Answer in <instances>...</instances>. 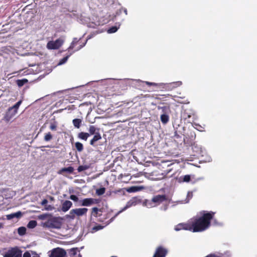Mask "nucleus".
Instances as JSON below:
<instances>
[{"label": "nucleus", "instance_id": "obj_1", "mask_svg": "<svg viewBox=\"0 0 257 257\" xmlns=\"http://www.w3.org/2000/svg\"><path fill=\"white\" fill-rule=\"evenodd\" d=\"M215 212L213 211H203L200 212V216H196L192 219L191 223L192 232H202L207 229L211 225V220L213 219Z\"/></svg>", "mask_w": 257, "mask_h": 257}, {"label": "nucleus", "instance_id": "obj_2", "mask_svg": "<svg viewBox=\"0 0 257 257\" xmlns=\"http://www.w3.org/2000/svg\"><path fill=\"white\" fill-rule=\"evenodd\" d=\"M62 225V219L59 217L50 216L43 223V226L48 228L60 229Z\"/></svg>", "mask_w": 257, "mask_h": 257}, {"label": "nucleus", "instance_id": "obj_3", "mask_svg": "<svg viewBox=\"0 0 257 257\" xmlns=\"http://www.w3.org/2000/svg\"><path fill=\"white\" fill-rule=\"evenodd\" d=\"M167 200L165 195H157L154 196L151 201L146 200V205L148 207H153L160 204L161 203Z\"/></svg>", "mask_w": 257, "mask_h": 257}, {"label": "nucleus", "instance_id": "obj_4", "mask_svg": "<svg viewBox=\"0 0 257 257\" xmlns=\"http://www.w3.org/2000/svg\"><path fill=\"white\" fill-rule=\"evenodd\" d=\"M88 209L86 208L73 209L70 211L69 214L67 215V217L74 219L76 216L80 217L85 215Z\"/></svg>", "mask_w": 257, "mask_h": 257}, {"label": "nucleus", "instance_id": "obj_5", "mask_svg": "<svg viewBox=\"0 0 257 257\" xmlns=\"http://www.w3.org/2000/svg\"><path fill=\"white\" fill-rule=\"evenodd\" d=\"M87 40L82 42L81 39H77V38H74L70 46L69 47L68 49L71 50L74 49V51H77L83 48L86 44Z\"/></svg>", "mask_w": 257, "mask_h": 257}, {"label": "nucleus", "instance_id": "obj_6", "mask_svg": "<svg viewBox=\"0 0 257 257\" xmlns=\"http://www.w3.org/2000/svg\"><path fill=\"white\" fill-rule=\"evenodd\" d=\"M22 251L16 246L9 249L4 255V257H22Z\"/></svg>", "mask_w": 257, "mask_h": 257}, {"label": "nucleus", "instance_id": "obj_7", "mask_svg": "<svg viewBox=\"0 0 257 257\" xmlns=\"http://www.w3.org/2000/svg\"><path fill=\"white\" fill-rule=\"evenodd\" d=\"M22 102V100H20L17 102L14 105L9 108L7 112V116L9 119L14 117L18 112V110Z\"/></svg>", "mask_w": 257, "mask_h": 257}, {"label": "nucleus", "instance_id": "obj_8", "mask_svg": "<svg viewBox=\"0 0 257 257\" xmlns=\"http://www.w3.org/2000/svg\"><path fill=\"white\" fill-rule=\"evenodd\" d=\"M49 256V257H66V251L62 248H55L50 251Z\"/></svg>", "mask_w": 257, "mask_h": 257}, {"label": "nucleus", "instance_id": "obj_9", "mask_svg": "<svg viewBox=\"0 0 257 257\" xmlns=\"http://www.w3.org/2000/svg\"><path fill=\"white\" fill-rule=\"evenodd\" d=\"M63 40L61 39H58L55 41H50L47 43V48L50 50L59 49L63 44Z\"/></svg>", "mask_w": 257, "mask_h": 257}, {"label": "nucleus", "instance_id": "obj_10", "mask_svg": "<svg viewBox=\"0 0 257 257\" xmlns=\"http://www.w3.org/2000/svg\"><path fill=\"white\" fill-rule=\"evenodd\" d=\"M80 205L83 206H90L94 204H97L99 202V200L92 198H86L80 201Z\"/></svg>", "mask_w": 257, "mask_h": 257}, {"label": "nucleus", "instance_id": "obj_11", "mask_svg": "<svg viewBox=\"0 0 257 257\" xmlns=\"http://www.w3.org/2000/svg\"><path fill=\"white\" fill-rule=\"evenodd\" d=\"M140 202V200L139 199H138L137 197L132 198L130 200H129L127 202L125 206L122 209H121L120 211H119L117 214H119V213L123 211L127 208H128L132 206L136 205Z\"/></svg>", "mask_w": 257, "mask_h": 257}, {"label": "nucleus", "instance_id": "obj_12", "mask_svg": "<svg viewBox=\"0 0 257 257\" xmlns=\"http://www.w3.org/2000/svg\"><path fill=\"white\" fill-rule=\"evenodd\" d=\"M194 115V113L189 109H185L181 114L182 118L187 122H191V118Z\"/></svg>", "mask_w": 257, "mask_h": 257}, {"label": "nucleus", "instance_id": "obj_13", "mask_svg": "<svg viewBox=\"0 0 257 257\" xmlns=\"http://www.w3.org/2000/svg\"><path fill=\"white\" fill-rule=\"evenodd\" d=\"M168 252L167 250L160 246L157 248L153 257H165Z\"/></svg>", "mask_w": 257, "mask_h": 257}, {"label": "nucleus", "instance_id": "obj_14", "mask_svg": "<svg viewBox=\"0 0 257 257\" xmlns=\"http://www.w3.org/2000/svg\"><path fill=\"white\" fill-rule=\"evenodd\" d=\"M192 228L191 227V223H180L176 225L175 227V230L176 231H179L182 229L189 230L192 231Z\"/></svg>", "mask_w": 257, "mask_h": 257}, {"label": "nucleus", "instance_id": "obj_15", "mask_svg": "<svg viewBox=\"0 0 257 257\" xmlns=\"http://www.w3.org/2000/svg\"><path fill=\"white\" fill-rule=\"evenodd\" d=\"M72 206V203L69 200H65L62 204L61 210L63 212L67 211Z\"/></svg>", "mask_w": 257, "mask_h": 257}, {"label": "nucleus", "instance_id": "obj_16", "mask_svg": "<svg viewBox=\"0 0 257 257\" xmlns=\"http://www.w3.org/2000/svg\"><path fill=\"white\" fill-rule=\"evenodd\" d=\"M101 139V136L100 134H99V133L98 132L95 134V135L94 136L93 138L90 140V144L91 146H95V143Z\"/></svg>", "mask_w": 257, "mask_h": 257}, {"label": "nucleus", "instance_id": "obj_17", "mask_svg": "<svg viewBox=\"0 0 257 257\" xmlns=\"http://www.w3.org/2000/svg\"><path fill=\"white\" fill-rule=\"evenodd\" d=\"M142 187L140 186H132L125 188V190L128 193H132L141 191L142 189Z\"/></svg>", "mask_w": 257, "mask_h": 257}, {"label": "nucleus", "instance_id": "obj_18", "mask_svg": "<svg viewBox=\"0 0 257 257\" xmlns=\"http://www.w3.org/2000/svg\"><path fill=\"white\" fill-rule=\"evenodd\" d=\"M22 212L21 211H18V212H17L14 213L8 214L6 216H7V219L8 220H11L15 217L20 218L22 216Z\"/></svg>", "mask_w": 257, "mask_h": 257}, {"label": "nucleus", "instance_id": "obj_19", "mask_svg": "<svg viewBox=\"0 0 257 257\" xmlns=\"http://www.w3.org/2000/svg\"><path fill=\"white\" fill-rule=\"evenodd\" d=\"M158 108L161 110L162 114H170L171 112L170 107L169 105L158 106Z\"/></svg>", "mask_w": 257, "mask_h": 257}, {"label": "nucleus", "instance_id": "obj_20", "mask_svg": "<svg viewBox=\"0 0 257 257\" xmlns=\"http://www.w3.org/2000/svg\"><path fill=\"white\" fill-rule=\"evenodd\" d=\"M101 209H99L97 207H93L91 209V216L97 217L99 216V212H101Z\"/></svg>", "mask_w": 257, "mask_h": 257}, {"label": "nucleus", "instance_id": "obj_21", "mask_svg": "<svg viewBox=\"0 0 257 257\" xmlns=\"http://www.w3.org/2000/svg\"><path fill=\"white\" fill-rule=\"evenodd\" d=\"M160 119L163 124H166L169 120V114H161Z\"/></svg>", "mask_w": 257, "mask_h": 257}, {"label": "nucleus", "instance_id": "obj_22", "mask_svg": "<svg viewBox=\"0 0 257 257\" xmlns=\"http://www.w3.org/2000/svg\"><path fill=\"white\" fill-rule=\"evenodd\" d=\"M47 203L48 200L46 199H44L41 202V204L42 206H45V208L46 210H52L53 209L54 207L50 205H47Z\"/></svg>", "mask_w": 257, "mask_h": 257}, {"label": "nucleus", "instance_id": "obj_23", "mask_svg": "<svg viewBox=\"0 0 257 257\" xmlns=\"http://www.w3.org/2000/svg\"><path fill=\"white\" fill-rule=\"evenodd\" d=\"M72 123L75 127L79 128L81 125L82 119L80 118H75L72 120Z\"/></svg>", "mask_w": 257, "mask_h": 257}, {"label": "nucleus", "instance_id": "obj_24", "mask_svg": "<svg viewBox=\"0 0 257 257\" xmlns=\"http://www.w3.org/2000/svg\"><path fill=\"white\" fill-rule=\"evenodd\" d=\"M89 136V134L87 133L81 132L78 135V137L83 140L86 141Z\"/></svg>", "mask_w": 257, "mask_h": 257}, {"label": "nucleus", "instance_id": "obj_25", "mask_svg": "<svg viewBox=\"0 0 257 257\" xmlns=\"http://www.w3.org/2000/svg\"><path fill=\"white\" fill-rule=\"evenodd\" d=\"M75 146L76 149L79 152H81L84 149L83 144L79 142L75 143Z\"/></svg>", "mask_w": 257, "mask_h": 257}, {"label": "nucleus", "instance_id": "obj_26", "mask_svg": "<svg viewBox=\"0 0 257 257\" xmlns=\"http://www.w3.org/2000/svg\"><path fill=\"white\" fill-rule=\"evenodd\" d=\"M16 82L19 87H22L28 82V80L26 79H19L17 80Z\"/></svg>", "mask_w": 257, "mask_h": 257}, {"label": "nucleus", "instance_id": "obj_27", "mask_svg": "<svg viewBox=\"0 0 257 257\" xmlns=\"http://www.w3.org/2000/svg\"><path fill=\"white\" fill-rule=\"evenodd\" d=\"M37 224V223L36 220H31L29 222L27 227L29 228H34L36 226Z\"/></svg>", "mask_w": 257, "mask_h": 257}, {"label": "nucleus", "instance_id": "obj_28", "mask_svg": "<svg viewBox=\"0 0 257 257\" xmlns=\"http://www.w3.org/2000/svg\"><path fill=\"white\" fill-rule=\"evenodd\" d=\"M74 171L73 167L70 166L67 168H63L61 171L62 172H68L69 173H72Z\"/></svg>", "mask_w": 257, "mask_h": 257}, {"label": "nucleus", "instance_id": "obj_29", "mask_svg": "<svg viewBox=\"0 0 257 257\" xmlns=\"http://www.w3.org/2000/svg\"><path fill=\"white\" fill-rule=\"evenodd\" d=\"M18 234L20 235H23L26 233V228L25 227L22 226L20 227L18 229Z\"/></svg>", "mask_w": 257, "mask_h": 257}, {"label": "nucleus", "instance_id": "obj_30", "mask_svg": "<svg viewBox=\"0 0 257 257\" xmlns=\"http://www.w3.org/2000/svg\"><path fill=\"white\" fill-rule=\"evenodd\" d=\"M71 252L72 256L71 257H82L80 253L77 254V249L76 248H72L71 249Z\"/></svg>", "mask_w": 257, "mask_h": 257}, {"label": "nucleus", "instance_id": "obj_31", "mask_svg": "<svg viewBox=\"0 0 257 257\" xmlns=\"http://www.w3.org/2000/svg\"><path fill=\"white\" fill-rule=\"evenodd\" d=\"M181 84L182 82L181 81L174 82L169 84L168 86L172 87V88H175L181 85Z\"/></svg>", "mask_w": 257, "mask_h": 257}, {"label": "nucleus", "instance_id": "obj_32", "mask_svg": "<svg viewBox=\"0 0 257 257\" xmlns=\"http://www.w3.org/2000/svg\"><path fill=\"white\" fill-rule=\"evenodd\" d=\"M105 188L101 187V188H99V189L96 190V193L98 195H103L105 193Z\"/></svg>", "mask_w": 257, "mask_h": 257}, {"label": "nucleus", "instance_id": "obj_33", "mask_svg": "<svg viewBox=\"0 0 257 257\" xmlns=\"http://www.w3.org/2000/svg\"><path fill=\"white\" fill-rule=\"evenodd\" d=\"M52 138L53 137L51 133L49 132L45 134L44 136V140L46 142H48L52 140Z\"/></svg>", "mask_w": 257, "mask_h": 257}, {"label": "nucleus", "instance_id": "obj_34", "mask_svg": "<svg viewBox=\"0 0 257 257\" xmlns=\"http://www.w3.org/2000/svg\"><path fill=\"white\" fill-rule=\"evenodd\" d=\"M96 128L94 125H90L89 128V132L90 135L95 134L97 132H96Z\"/></svg>", "mask_w": 257, "mask_h": 257}, {"label": "nucleus", "instance_id": "obj_35", "mask_svg": "<svg viewBox=\"0 0 257 257\" xmlns=\"http://www.w3.org/2000/svg\"><path fill=\"white\" fill-rule=\"evenodd\" d=\"M88 168H89V166L88 165H81L78 167L77 170L79 172H80L86 170Z\"/></svg>", "mask_w": 257, "mask_h": 257}, {"label": "nucleus", "instance_id": "obj_36", "mask_svg": "<svg viewBox=\"0 0 257 257\" xmlns=\"http://www.w3.org/2000/svg\"><path fill=\"white\" fill-rule=\"evenodd\" d=\"M191 180V177L189 175H186L184 176L182 178L183 182H189Z\"/></svg>", "mask_w": 257, "mask_h": 257}, {"label": "nucleus", "instance_id": "obj_37", "mask_svg": "<svg viewBox=\"0 0 257 257\" xmlns=\"http://www.w3.org/2000/svg\"><path fill=\"white\" fill-rule=\"evenodd\" d=\"M117 30V28L115 26L112 27L110 28L108 30V32L109 33H113L116 32Z\"/></svg>", "mask_w": 257, "mask_h": 257}, {"label": "nucleus", "instance_id": "obj_38", "mask_svg": "<svg viewBox=\"0 0 257 257\" xmlns=\"http://www.w3.org/2000/svg\"><path fill=\"white\" fill-rule=\"evenodd\" d=\"M50 129L52 131H56L57 129V124L56 122L51 123L50 125Z\"/></svg>", "mask_w": 257, "mask_h": 257}, {"label": "nucleus", "instance_id": "obj_39", "mask_svg": "<svg viewBox=\"0 0 257 257\" xmlns=\"http://www.w3.org/2000/svg\"><path fill=\"white\" fill-rule=\"evenodd\" d=\"M69 198L75 202H77L78 201V197L74 195H71Z\"/></svg>", "mask_w": 257, "mask_h": 257}, {"label": "nucleus", "instance_id": "obj_40", "mask_svg": "<svg viewBox=\"0 0 257 257\" xmlns=\"http://www.w3.org/2000/svg\"><path fill=\"white\" fill-rule=\"evenodd\" d=\"M50 216H51V215H50V214H42L40 216V218L41 219H45L47 218H49Z\"/></svg>", "mask_w": 257, "mask_h": 257}, {"label": "nucleus", "instance_id": "obj_41", "mask_svg": "<svg viewBox=\"0 0 257 257\" xmlns=\"http://www.w3.org/2000/svg\"><path fill=\"white\" fill-rule=\"evenodd\" d=\"M194 125L196 126H194L195 128H196L199 131H202V127L201 125L197 124L196 123H195Z\"/></svg>", "mask_w": 257, "mask_h": 257}, {"label": "nucleus", "instance_id": "obj_42", "mask_svg": "<svg viewBox=\"0 0 257 257\" xmlns=\"http://www.w3.org/2000/svg\"><path fill=\"white\" fill-rule=\"evenodd\" d=\"M23 257H31V254L29 251H27L23 254Z\"/></svg>", "mask_w": 257, "mask_h": 257}, {"label": "nucleus", "instance_id": "obj_43", "mask_svg": "<svg viewBox=\"0 0 257 257\" xmlns=\"http://www.w3.org/2000/svg\"><path fill=\"white\" fill-rule=\"evenodd\" d=\"M69 56H66L65 57H64V58L62 59L61 62H60V64H62V63H63L65 62L67 60V59H68V58Z\"/></svg>", "mask_w": 257, "mask_h": 257}, {"label": "nucleus", "instance_id": "obj_44", "mask_svg": "<svg viewBox=\"0 0 257 257\" xmlns=\"http://www.w3.org/2000/svg\"><path fill=\"white\" fill-rule=\"evenodd\" d=\"M71 107H72V109H74V108H75V106H74V105H72V106H71ZM68 109H71V107L70 106H68Z\"/></svg>", "mask_w": 257, "mask_h": 257}, {"label": "nucleus", "instance_id": "obj_45", "mask_svg": "<svg viewBox=\"0 0 257 257\" xmlns=\"http://www.w3.org/2000/svg\"><path fill=\"white\" fill-rule=\"evenodd\" d=\"M148 84L150 85H154L155 84L154 83H152V82H147Z\"/></svg>", "mask_w": 257, "mask_h": 257}, {"label": "nucleus", "instance_id": "obj_46", "mask_svg": "<svg viewBox=\"0 0 257 257\" xmlns=\"http://www.w3.org/2000/svg\"><path fill=\"white\" fill-rule=\"evenodd\" d=\"M3 228V224L2 223H0V229Z\"/></svg>", "mask_w": 257, "mask_h": 257}, {"label": "nucleus", "instance_id": "obj_47", "mask_svg": "<svg viewBox=\"0 0 257 257\" xmlns=\"http://www.w3.org/2000/svg\"><path fill=\"white\" fill-rule=\"evenodd\" d=\"M124 12L126 15H127V10L126 9L124 10Z\"/></svg>", "mask_w": 257, "mask_h": 257}, {"label": "nucleus", "instance_id": "obj_48", "mask_svg": "<svg viewBox=\"0 0 257 257\" xmlns=\"http://www.w3.org/2000/svg\"><path fill=\"white\" fill-rule=\"evenodd\" d=\"M168 85H169V84H168V85H167V87H166V88H167V87H168V88H173L172 87L168 86Z\"/></svg>", "mask_w": 257, "mask_h": 257}, {"label": "nucleus", "instance_id": "obj_49", "mask_svg": "<svg viewBox=\"0 0 257 257\" xmlns=\"http://www.w3.org/2000/svg\"><path fill=\"white\" fill-rule=\"evenodd\" d=\"M33 257H40V256H33Z\"/></svg>", "mask_w": 257, "mask_h": 257}, {"label": "nucleus", "instance_id": "obj_50", "mask_svg": "<svg viewBox=\"0 0 257 257\" xmlns=\"http://www.w3.org/2000/svg\"><path fill=\"white\" fill-rule=\"evenodd\" d=\"M111 257H116V256H111Z\"/></svg>", "mask_w": 257, "mask_h": 257}]
</instances>
